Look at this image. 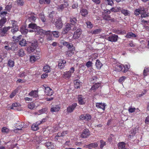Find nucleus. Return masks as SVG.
I'll list each match as a JSON object with an SVG mask.
<instances>
[{"label":"nucleus","mask_w":149,"mask_h":149,"mask_svg":"<svg viewBox=\"0 0 149 149\" xmlns=\"http://www.w3.org/2000/svg\"><path fill=\"white\" fill-rule=\"evenodd\" d=\"M18 55L20 56H23L24 55V51L22 49H21L19 50L18 52Z\"/></svg>","instance_id":"nucleus-49"},{"label":"nucleus","mask_w":149,"mask_h":149,"mask_svg":"<svg viewBox=\"0 0 149 149\" xmlns=\"http://www.w3.org/2000/svg\"><path fill=\"white\" fill-rule=\"evenodd\" d=\"M10 27H5L1 30L0 34L1 36H4L5 34L7 33L8 31L10 29Z\"/></svg>","instance_id":"nucleus-17"},{"label":"nucleus","mask_w":149,"mask_h":149,"mask_svg":"<svg viewBox=\"0 0 149 149\" xmlns=\"http://www.w3.org/2000/svg\"><path fill=\"white\" fill-rule=\"evenodd\" d=\"M71 25L69 23H67L65 26L64 29H63L64 33H67L71 29Z\"/></svg>","instance_id":"nucleus-20"},{"label":"nucleus","mask_w":149,"mask_h":149,"mask_svg":"<svg viewBox=\"0 0 149 149\" xmlns=\"http://www.w3.org/2000/svg\"><path fill=\"white\" fill-rule=\"evenodd\" d=\"M51 2L50 0H39V3L40 4H49Z\"/></svg>","instance_id":"nucleus-34"},{"label":"nucleus","mask_w":149,"mask_h":149,"mask_svg":"<svg viewBox=\"0 0 149 149\" xmlns=\"http://www.w3.org/2000/svg\"><path fill=\"white\" fill-rule=\"evenodd\" d=\"M55 24L56 28L59 29H61L63 25L61 19H56Z\"/></svg>","instance_id":"nucleus-13"},{"label":"nucleus","mask_w":149,"mask_h":149,"mask_svg":"<svg viewBox=\"0 0 149 149\" xmlns=\"http://www.w3.org/2000/svg\"><path fill=\"white\" fill-rule=\"evenodd\" d=\"M126 77L124 76H123L120 77L118 80L119 82L120 83H122L123 81L126 79Z\"/></svg>","instance_id":"nucleus-64"},{"label":"nucleus","mask_w":149,"mask_h":149,"mask_svg":"<svg viewBox=\"0 0 149 149\" xmlns=\"http://www.w3.org/2000/svg\"><path fill=\"white\" fill-rule=\"evenodd\" d=\"M4 47L5 49L7 50H12L13 51H15L17 50V47L15 43H11L7 45H5Z\"/></svg>","instance_id":"nucleus-4"},{"label":"nucleus","mask_w":149,"mask_h":149,"mask_svg":"<svg viewBox=\"0 0 149 149\" xmlns=\"http://www.w3.org/2000/svg\"><path fill=\"white\" fill-rule=\"evenodd\" d=\"M141 17L142 18H146L149 16V13L147 14L146 12H143L141 13Z\"/></svg>","instance_id":"nucleus-59"},{"label":"nucleus","mask_w":149,"mask_h":149,"mask_svg":"<svg viewBox=\"0 0 149 149\" xmlns=\"http://www.w3.org/2000/svg\"><path fill=\"white\" fill-rule=\"evenodd\" d=\"M100 148H102L104 146H105L106 145V142L102 140H101L100 141Z\"/></svg>","instance_id":"nucleus-61"},{"label":"nucleus","mask_w":149,"mask_h":149,"mask_svg":"<svg viewBox=\"0 0 149 149\" xmlns=\"http://www.w3.org/2000/svg\"><path fill=\"white\" fill-rule=\"evenodd\" d=\"M118 146L119 149H122L125 146V144L124 142H120L118 144Z\"/></svg>","instance_id":"nucleus-50"},{"label":"nucleus","mask_w":149,"mask_h":149,"mask_svg":"<svg viewBox=\"0 0 149 149\" xmlns=\"http://www.w3.org/2000/svg\"><path fill=\"white\" fill-rule=\"evenodd\" d=\"M51 33L54 37L57 38L59 36V32L57 31H53L51 32Z\"/></svg>","instance_id":"nucleus-42"},{"label":"nucleus","mask_w":149,"mask_h":149,"mask_svg":"<svg viewBox=\"0 0 149 149\" xmlns=\"http://www.w3.org/2000/svg\"><path fill=\"white\" fill-rule=\"evenodd\" d=\"M29 28L34 29L36 34H39L41 36L44 35L45 33H46L48 32H46L45 31L41 29L40 27L37 26L34 23L30 24L29 25Z\"/></svg>","instance_id":"nucleus-2"},{"label":"nucleus","mask_w":149,"mask_h":149,"mask_svg":"<svg viewBox=\"0 0 149 149\" xmlns=\"http://www.w3.org/2000/svg\"><path fill=\"white\" fill-rule=\"evenodd\" d=\"M66 61L65 60H60L59 61L58 66L59 68L61 69L63 68L65 65Z\"/></svg>","instance_id":"nucleus-28"},{"label":"nucleus","mask_w":149,"mask_h":149,"mask_svg":"<svg viewBox=\"0 0 149 149\" xmlns=\"http://www.w3.org/2000/svg\"><path fill=\"white\" fill-rule=\"evenodd\" d=\"M8 65L10 67H13L14 65V61L12 60H9L8 62Z\"/></svg>","instance_id":"nucleus-45"},{"label":"nucleus","mask_w":149,"mask_h":149,"mask_svg":"<svg viewBox=\"0 0 149 149\" xmlns=\"http://www.w3.org/2000/svg\"><path fill=\"white\" fill-rule=\"evenodd\" d=\"M101 30L100 29H98L91 31V33L93 34H98L101 31Z\"/></svg>","instance_id":"nucleus-48"},{"label":"nucleus","mask_w":149,"mask_h":149,"mask_svg":"<svg viewBox=\"0 0 149 149\" xmlns=\"http://www.w3.org/2000/svg\"><path fill=\"white\" fill-rule=\"evenodd\" d=\"M28 107V108L31 109H34L36 108L34 103L33 102H31L29 104Z\"/></svg>","instance_id":"nucleus-41"},{"label":"nucleus","mask_w":149,"mask_h":149,"mask_svg":"<svg viewBox=\"0 0 149 149\" xmlns=\"http://www.w3.org/2000/svg\"><path fill=\"white\" fill-rule=\"evenodd\" d=\"M80 13L82 16L85 17L87 15L88 12L87 9L82 8L81 9Z\"/></svg>","instance_id":"nucleus-24"},{"label":"nucleus","mask_w":149,"mask_h":149,"mask_svg":"<svg viewBox=\"0 0 149 149\" xmlns=\"http://www.w3.org/2000/svg\"><path fill=\"white\" fill-rule=\"evenodd\" d=\"M18 90L16 89L15 90L13 91L11 93L9 97L10 98H12L14 97L16 95V93L18 92Z\"/></svg>","instance_id":"nucleus-40"},{"label":"nucleus","mask_w":149,"mask_h":149,"mask_svg":"<svg viewBox=\"0 0 149 149\" xmlns=\"http://www.w3.org/2000/svg\"><path fill=\"white\" fill-rule=\"evenodd\" d=\"M74 68L73 67H72L69 71L64 72L63 74L64 77L65 78H69L71 77L72 74L74 72Z\"/></svg>","instance_id":"nucleus-5"},{"label":"nucleus","mask_w":149,"mask_h":149,"mask_svg":"<svg viewBox=\"0 0 149 149\" xmlns=\"http://www.w3.org/2000/svg\"><path fill=\"white\" fill-rule=\"evenodd\" d=\"M105 1L108 5L112 6L113 4V2L112 0H105Z\"/></svg>","instance_id":"nucleus-60"},{"label":"nucleus","mask_w":149,"mask_h":149,"mask_svg":"<svg viewBox=\"0 0 149 149\" xmlns=\"http://www.w3.org/2000/svg\"><path fill=\"white\" fill-rule=\"evenodd\" d=\"M86 100L84 96L81 95L78 96V103L80 105L84 104L86 102Z\"/></svg>","instance_id":"nucleus-7"},{"label":"nucleus","mask_w":149,"mask_h":149,"mask_svg":"<svg viewBox=\"0 0 149 149\" xmlns=\"http://www.w3.org/2000/svg\"><path fill=\"white\" fill-rule=\"evenodd\" d=\"M37 124V122L32 124L31 126V128L32 130L34 131H37L39 129V125Z\"/></svg>","instance_id":"nucleus-27"},{"label":"nucleus","mask_w":149,"mask_h":149,"mask_svg":"<svg viewBox=\"0 0 149 149\" xmlns=\"http://www.w3.org/2000/svg\"><path fill=\"white\" fill-rule=\"evenodd\" d=\"M24 123H21L19 124H17L15 127L16 128V130H22V128L24 127Z\"/></svg>","instance_id":"nucleus-38"},{"label":"nucleus","mask_w":149,"mask_h":149,"mask_svg":"<svg viewBox=\"0 0 149 149\" xmlns=\"http://www.w3.org/2000/svg\"><path fill=\"white\" fill-rule=\"evenodd\" d=\"M77 19H70V22H71V24L72 25H75L74 26V27L73 29H72L73 31H74L76 30L77 28L76 27V24H75L77 22Z\"/></svg>","instance_id":"nucleus-36"},{"label":"nucleus","mask_w":149,"mask_h":149,"mask_svg":"<svg viewBox=\"0 0 149 149\" xmlns=\"http://www.w3.org/2000/svg\"><path fill=\"white\" fill-rule=\"evenodd\" d=\"M118 36L117 35L113 34L109 37L107 38V40L111 42H116L118 40Z\"/></svg>","instance_id":"nucleus-14"},{"label":"nucleus","mask_w":149,"mask_h":149,"mask_svg":"<svg viewBox=\"0 0 149 149\" xmlns=\"http://www.w3.org/2000/svg\"><path fill=\"white\" fill-rule=\"evenodd\" d=\"M136 36L132 32H130L127 33L126 36V38H135Z\"/></svg>","instance_id":"nucleus-32"},{"label":"nucleus","mask_w":149,"mask_h":149,"mask_svg":"<svg viewBox=\"0 0 149 149\" xmlns=\"http://www.w3.org/2000/svg\"><path fill=\"white\" fill-rule=\"evenodd\" d=\"M106 106L105 103H96V106L98 108L101 109L103 111L104 110Z\"/></svg>","instance_id":"nucleus-18"},{"label":"nucleus","mask_w":149,"mask_h":149,"mask_svg":"<svg viewBox=\"0 0 149 149\" xmlns=\"http://www.w3.org/2000/svg\"><path fill=\"white\" fill-rule=\"evenodd\" d=\"M9 131L8 129L6 127H4L1 129V131L3 133H7Z\"/></svg>","instance_id":"nucleus-56"},{"label":"nucleus","mask_w":149,"mask_h":149,"mask_svg":"<svg viewBox=\"0 0 149 149\" xmlns=\"http://www.w3.org/2000/svg\"><path fill=\"white\" fill-rule=\"evenodd\" d=\"M98 146L97 143H90L86 146V148L89 149H91L93 148H95L97 147Z\"/></svg>","instance_id":"nucleus-29"},{"label":"nucleus","mask_w":149,"mask_h":149,"mask_svg":"<svg viewBox=\"0 0 149 149\" xmlns=\"http://www.w3.org/2000/svg\"><path fill=\"white\" fill-rule=\"evenodd\" d=\"M38 56H33L30 57V60L31 62H34L39 58V54H38Z\"/></svg>","instance_id":"nucleus-33"},{"label":"nucleus","mask_w":149,"mask_h":149,"mask_svg":"<svg viewBox=\"0 0 149 149\" xmlns=\"http://www.w3.org/2000/svg\"><path fill=\"white\" fill-rule=\"evenodd\" d=\"M6 19H1L0 20V28H1L5 24L6 22Z\"/></svg>","instance_id":"nucleus-57"},{"label":"nucleus","mask_w":149,"mask_h":149,"mask_svg":"<svg viewBox=\"0 0 149 149\" xmlns=\"http://www.w3.org/2000/svg\"><path fill=\"white\" fill-rule=\"evenodd\" d=\"M142 24L145 27L146 29H148V26H149V21L145 20L144 19L141 21Z\"/></svg>","instance_id":"nucleus-31"},{"label":"nucleus","mask_w":149,"mask_h":149,"mask_svg":"<svg viewBox=\"0 0 149 149\" xmlns=\"http://www.w3.org/2000/svg\"><path fill=\"white\" fill-rule=\"evenodd\" d=\"M47 108H44L40 110L39 112L40 114H42L45 113L47 111Z\"/></svg>","instance_id":"nucleus-63"},{"label":"nucleus","mask_w":149,"mask_h":149,"mask_svg":"<svg viewBox=\"0 0 149 149\" xmlns=\"http://www.w3.org/2000/svg\"><path fill=\"white\" fill-rule=\"evenodd\" d=\"M95 65L98 69H100L102 65V63L99 60H97L95 63Z\"/></svg>","instance_id":"nucleus-35"},{"label":"nucleus","mask_w":149,"mask_h":149,"mask_svg":"<svg viewBox=\"0 0 149 149\" xmlns=\"http://www.w3.org/2000/svg\"><path fill=\"white\" fill-rule=\"evenodd\" d=\"M60 107L58 105H54L52 106L50 111L52 112L58 111L60 109Z\"/></svg>","instance_id":"nucleus-19"},{"label":"nucleus","mask_w":149,"mask_h":149,"mask_svg":"<svg viewBox=\"0 0 149 149\" xmlns=\"http://www.w3.org/2000/svg\"><path fill=\"white\" fill-rule=\"evenodd\" d=\"M147 92V91L146 90H144L142 93L141 94L139 93L136 95L137 97H141L143 96L144 95H145Z\"/></svg>","instance_id":"nucleus-53"},{"label":"nucleus","mask_w":149,"mask_h":149,"mask_svg":"<svg viewBox=\"0 0 149 149\" xmlns=\"http://www.w3.org/2000/svg\"><path fill=\"white\" fill-rule=\"evenodd\" d=\"M90 135V132L87 129H84L81 134V137L86 138Z\"/></svg>","instance_id":"nucleus-6"},{"label":"nucleus","mask_w":149,"mask_h":149,"mask_svg":"<svg viewBox=\"0 0 149 149\" xmlns=\"http://www.w3.org/2000/svg\"><path fill=\"white\" fill-rule=\"evenodd\" d=\"M29 95L33 97H37L38 96V92L36 91H32L29 93Z\"/></svg>","instance_id":"nucleus-25"},{"label":"nucleus","mask_w":149,"mask_h":149,"mask_svg":"<svg viewBox=\"0 0 149 149\" xmlns=\"http://www.w3.org/2000/svg\"><path fill=\"white\" fill-rule=\"evenodd\" d=\"M45 145L49 149H53L54 148V144L51 142H47L46 143H45Z\"/></svg>","instance_id":"nucleus-26"},{"label":"nucleus","mask_w":149,"mask_h":149,"mask_svg":"<svg viewBox=\"0 0 149 149\" xmlns=\"http://www.w3.org/2000/svg\"><path fill=\"white\" fill-rule=\"evenodd\" d=\"M37 46V42L36 40H34L31 43V46L27 48V51L29 53L33 52Z\"/></svg>","instance_id":"nucleus-3"},{"label":"nucleus","mask_w":149,"mask_h":149,"mask_svg":"<svg viewBox=\"0 0 149 149\" xmlns=\"http://www.w3.org/2000/svg\"><path fill=\"white\" fill-rule=\"evenodd\" d=\"M28 19H34L36 17V15L33 13H31L28 15Z\"/></svg>","instance_id":"nucleus-43"},{"label":"nucleus","mask_w":149,"mask_h":149,"mask_svg":"<svg viewBox=\"0 0 149 149\" xmlns=\"http://www.w3.org/2000/svg\"><path fill=\"white\" fill-rule=\"evenodd\" d=\"M68 5L67 3L66 4H61L57 7V9L58 11H62L65 7L68 6Z\"/></svg>","instance_id":"nucleus-21"},{"label":"nucleus","mask_w":149,"mask_h":149,"mask_svg":"<svg viewBox=\"0 0 149 149\" xmlns=\"http://www.w3.org/2000/svg\"><path fill=\"white\" fill-rule=\"evenodd\" d=\"M45 93L46 95L51 96L53 95V91L49 87H45Z\"/></svg>","instance_id":"nucleus-16"},{"label":"nucleus","mask_w":149,"mask_h":149,"mask_svg":"<svg viewBox=\"0 0 149 149\" xmlns=\"http://www.w3.org/2000/svg\"><path fill=\"white\" fill-rule=\"evenodd\" d=\"M149 73V68H145L143 71V75L146 76Z\"/></svg>","instance_id":"nucleus-47"},{"label":"nucleus","mask_w":149,"mask_h":149,"mask_svg":"<svg viewBox=\"0 0 149 149\" xmlns=\"http://www.w3.org/2000/svg\"><path fill=\"white\" fill-rule=\"evenodd\" d=\"M87 27L90 29H91L93 27V25L90 22H86Z\"/></svg>","instance_id":"nucleus-62"},{"label":"nucleus","mask_w":149,"mask_h":149,"mask_svg":"<svg viewBox=\"0 0 149 149\" xmlns=\"http://www.w3.org/2000/svg\"><path fill=\"white\" fill-rule=\"evenodd\" d=\"M27 75V73L26 71H24L23 72H21L19 74L18 77L23 78L24 77Z\"/></svg>","instance_id":"nucleus-44"},{"label":"nucleus","mask_w":149,"mask_h":149,"mask_svg":"<svg viewBox=\"0 0 149 149\" xmlns=\"http://www.w3.org/2000/svg\"><path fill=\"white\" fill-rule=\"evenodd\" d=\"M51 68L48 65L46 64L43 68V70L46 73L49 72L51 71Z\"/></svg>","instance_id":"nucleus-23"},{"label":"nucleus","mask_w":149,"mask_h":149,"mask_svg":"<svg viewBox=\"0 0 149 149\" xmlns=\"http://www.w3.org/2000/svg\"><path fill=\"white\" fill-rule=\"evenodd\" d=\"M61 43L64 46H66L68 49V50L66 52L67 56L70 57L74 54V51L75 50V48L73 44L63 40L61 41Z\"/></svg>","instance_id":"nucleus-1"},{"label":"nucleus","mask_w":149,"mask_h":149,"mask_svg":"<svg viewBox=\"0 0 149 149\" xmlns=\"http://www.w3.org/2000/svg\"><path fill=\"white\" fill-rule=\"evenodd\" d=\"M121 13L125 16H129L130 14V11L127 10L123 9L121 10Z\"/></svg>","instance_id":"nucleus-39"},{"label":"nucleus","mask_w":149,"mask_h":149,"mask_svg":"<svg viewBox=\"0 0 149 149\" xmlns=\"http://www.w3.org/2000/svg\"><path fill=\"white\" fill-rule=\"evenodd\" d=\"M81 30L79 28L75 31L73 36V38L74 39H78L79 38L81 33Z\"/></svg>","instance_id":"nucleus-15"},{"label":"nucleus","mask_w":149,"mask_h":149,"mask_svg":"<svg viewBox=\"0 0 149 149\" xmlns=\"http://www.w3.org/2000/svg\"><path fill=\"white\" fill-rule=\"evenodd\" d=\"M68 134V132L67 131H63L62 132H59L57 135L55 136L54 139L55 141H57L58 140V138L61 136H64Z\"/></svg>","instance_id":"nucleus-8"},{"label":"nucleus","mask_w":149,"mask_h":149,"mask_svg":"<svg viewBox=\"0 0 149 149\" xmlns=\"http://www.w3.org/2000/svg\"><path fill=\"white\" fill-rule=\"evenodd\" d=\"M7 14L6 11H2L0 13V16L2 18V19H6L4 18Z\"/></svg>","instance_id":"nucleus-51"},{"label":"nucleus","mask_w":149,"mask_h":149,"mask_svg":"<svg viewBox=\"0 0 149 149\" xmlns=\"http://www.w3.org/2000/svg\"><path fill=\"white\" fill-rule=\"evenodd\" d=\"M46 32H48L47 33H45L44 35H47V39L48 40H52L53 39V37L52 36V34L51 32L50 31H47Z\"/></svg>","instance_id":"nucleus-22"},{"label":"nucleus","mask_w":149,"mask_h":149,"mask_svg":"<svg viewBox=\"0 0 149 149\" xmlns=\"http://www.w3.org/2000/svg\"><path fill=\"white\" fill-rule=\"evenodd\" d=\"M124 72H125L127 71L130 68V65L128 64H125L124 65Z\"/></svg>","instance_id":"nucleus-55"},{"label":"nucleus","mask_w":149,"mask_h":149,"mask_svg":"<svg viewBox=\"0 0 149 149\" xmlns=\"http://www.w3.org/2000/svg\"><path fill=\"white\" fill-rule=\"evenodd\" d=\"M113 32L116 33L118 34H125L126 33V31L125 30L122 31L120 30L116 29L113 30Z\"/></svg>","instance_id":"nucleus-37"},{"label":"nucleus","mask_w":149,"mask_h":149,"mask_svg":"<svg viewBox=\"0 0 149 149\" xmlns=\"http://www.w3.org/2000/svg\"><path fill=\"white\" fill-rule=\"evenodd\" d=\"M12 7V6L11 5H8L6 6L5 8V10L7 12H10Z\"/></svg>","instance_id":"nucleus-52"},{"label":"nucleus","mask_w":149,"mask_h":149,"mask_svg":"<svg viewBox=\"0 0 149 149\" xmlns=\"http://www.w3.org/2000/svg\"><path fill=\"white\" fill-rule=\"evenodd\" d=\"M77 106V104L76 103H73L72 105H70L67 108V111L68 113L72 112Z\"/></svg>","instance_id":"nucleus-12"},{"label":"nucleus","mask_w":149,"mask_h":149,"mask_svg":"<svg viewBox=\"0 0 149 149\" xmlns=\"http://www.w3.org/2000/svg\"><path fill=\"white\" fill-rule=\"evenodd\" d=\"M114 67L115 70L120 72L122 70L123 65L122 64H121L118 62H117L114 65Z\"/></svg>","instance_id":"nucleus-9"},{"label":"nucleus","mask_w":149,"mask_h":149,"mask_svg":"<svg viewBox=\"0 0 149 149\" xmlns=\"http://www.w3.org/2000/svg\"><path fill=\"white\" fill-rule=\"evenodd\" d=\"M26 40L24 39H23L22 40H21L19 42V44L22 46H26Z\"/></svg>","instance_id":"nucleus-46"},{"label":"nucleus","mask_w":149,"mask_h":149,"mask_svg":"<svg viewBox=\"0 0 149 149\" xmlns=\"http://www.w3.org/2000/svg\"><path fill=\"white\" fill-rule=\"evenodd\" d=\"M74 86L75 88H79L81 84V82H80V81L79 80H77L74 81Z\"/></svg>","instance_id":"nucleus-30"},{"label":"nucleus","mask_w":149,"mask_h":149,"mask_svg":"<svg viewBox=\"0 0 149 149\" xmlns=\"http://www.w3.org/2000/svg\"><path fill=\"white\" fill-rule=\"evenodd\" d=\"M20 31L24 35L26 34L28 31V29L24 28L21 29Z\"/></svg>","instance_id":"nucleus-54"},{"label":"nucleus","mask_w":149,"mask_h":149,"mask_svg":"<svg viewBox=\"0 0 149 149\" xmlns=\"http://www.w3.org/2000/svg\"><path fill=\"white\" fill-rule=\"evenodd\" d=\"M47 120V118L46 117L45 118H43L41 121H37V124L38 125L42 124L45 122Z\"/></svg>","instance_id":"nucleus-58"},{"label":"nucleus","mask_w":149,"mask_h":149,"mask_svg":"<svg viewBox=\"0 0 149 149\" xmlns=\"http://www.w3.org/2000/svg\"><path fill=\"white\" fill-rule=\"evenodd\" d=\"M91 118V116L89 114H83L79 117V118L80 119L88 121L90 120Z\"/></svg>","instance_id":"nucleus-10"},{"label":"nucleus","mask_w":149,"mask_h":149,"mask_svg":"<svg viewBox=\"0 0 149 149\" xmlns=\"http://www.w3.org/2000/svg\"><path fill=\"white\" fill-rule=\"evenodd\" d=\"M101 86L100 83H97L94 84L91 88L89 90L90 92L92 93L95 92L97 89Z\"/></svg>","instance_id":"nucleus-11"}]
</instances>
